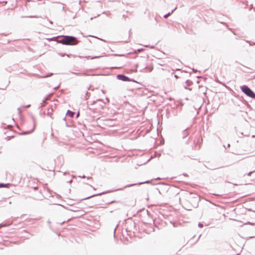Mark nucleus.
I'll use <instances>...</instances> for the list:
<instances>
[{"label":"nucleus","instance_id":"f257e3e1","mask_svg":"<svg viewBox=\"0 0 255 255\" xmlns=\"http://www.w3.org/2000/svg\"><path fill=\"white\" fill-rule=\"evenodd\" d=\"M59 42L64 45H75L78 41L74 37L64 36L59 40Z\"/></svg>","mask_w":255,"mask_h":255},{"label":"nucleus","instance_id":"f03ea898","mask_svg":"<svg viewBox=\"0 0 255 255\" xmlns=\"http://www.w3.org/2000/svg\"><path fill=\"white\" fill-rule=\"evenodd\" d=\"M242 91L247 96L251 98H255V93L247 86H243L241 87Z\"/></svg>","mask_w":255,"mask_h":255},{"label":"nucleus","instance_id":"7ed1b4c3","mask_svg":"<svg viewBox=\"0 0 255 255\" xmlns=\"http://www.w3.org/2000/svg\"><path fill=\"white\" fill-rule=\"evenodd\" d=\"M117 77L119 79L122 80L123 81H130V79L128 77L123 75H118Z\"/></svg>","mask_w":255,"mask_h":255},{"label":"nucleus","instance_id":"20e7f679","mask_svg":"<svg viewBox=\"0 0 255 255\" xmlns=\"http://www.w3.org/2000/svg\"><path fill=\"white\" fill-rule=\"evenodd\" d=\"M74 114L75 113L74 112L69 110H68L66 113V115L71 118H72L74 116Z\"/></svg>","mask_w":255,"mask_h":255},{"label":"nucleus","instance_id":"39448f33","mask_svg":"<svg viewBox=\"0 0 255 255\" xmlns=\"http://www.w3.org/2000/svg\"><path fill=\"white\" fill-rule=\"evenodd\" d=\"M29 186L32 187L34 190H36L37 189V186H31L30 184H29Z\"/></svg>","mask_w":255,"mask_h":255},{"label":"nucleus","instance_id":"423d86ee","mask_svg":"<svg viewBox=\"0 0 255 255\" xmlns=\"http://www.w3.org/2000/svg\"><path fill=\"white\" fill-rule=\"evenodd\" d=\"M169 15H170V13H168V14H167L165 15L164 16V17L165 18H167V17Z\"/></svg>","mask_w":255,"mask_h":255},{"label":"nucleus","instance_id":"0eeeda50","mask_svg":"<svg viewBox=\"0 0 255 255\" xmlns=\"http://www.w3.org/2000/svg\"><path fill=\"white\" fill-rule=\"evenodd\" d=\"M253 172H249V173L247 174V175H248V176H251V174H252Z\"/></svg>","mask_w":255,"mask_h":255},{"label":"nucleus","instance_id":"6e6552de","mask_svg":"<svg viewBox=\"0 0 255 255\" xmlns=\"http://www.w3.org/2000/svg\"><path fill=\"white\" fill-rule=\"evenodd\" d=\"M3 187V185L2 184H0V187Z\"/></svg>","mask_w":255,"mask_h":255},{"label":"nucleus","instance_id":"1a4fd4ad","mask_svg":"<svg viewBox=\"0 0 255 255\" xmlns=\"http://www.w3.org/2000/svg\"><path fill=\"white\" fill-rule=\"evenodd\" d=\"M32 181H33V182H35V179H32Z\"/></svg>","mask_w":255,"mask_h":255},{"label":"nucleus","instance_id":"9d476101","mask_svg":"<svg viewBox=\"0 0 255 255\" xmlns=\"http://www.w3.org/2000/svg\"><path fill=\"white\" fill-rule=\"evenodd\" d=\"M30 106V105H28L27 106H26V107H29Z\"/></svg>","mask_w":255,"mask_h":255}]
</instances>
